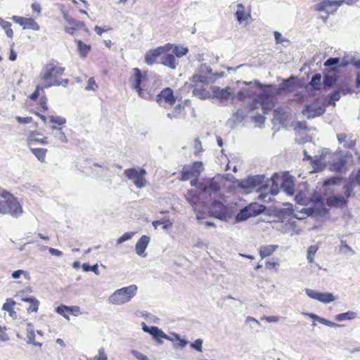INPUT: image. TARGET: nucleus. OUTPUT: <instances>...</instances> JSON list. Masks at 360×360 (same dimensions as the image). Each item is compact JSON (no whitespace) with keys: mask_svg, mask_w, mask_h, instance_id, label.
<instances>
[{"mask_svg":"<svg viewBox=\"0 0 360 360\" xmlns=\"http://www.w3.org/2000/svg\"><path fill=\"white\" fill-rule=\"evenodd\" d=\"M274 117L276 120H282L284 119V112L282 108H278L274 110Z\"/></svg>","mask_w":360,"mask_h":360,"instance_id":"61","label":"nucleus"},{"mask_svg":"<svg viewBox=\"0 0 360 360\" xmlns=\"http://www.w3.org/2000/svg\"><path fill=\"white\" fill-rule=\"evenodd\" d=\"M266 180H292L288 172H280L274 173L270 179Z\"/></svg>","mask_w":360,"mask_h":360,"instance_id":"36","label":"nucleus"},{"mask_svg":"<svg viewBox=\"0 0 360 360\" xmlns=\"http://www.w3.org/2000/svg\"><path fill=\"white\" fill-rule=\"evenodd\" d=\"M172 48V45L170 44H167L165 46H160L155 49H151L148 51L147 53L153 56L155 58H157L158 57L162 56L163 53L171 50Z\"/></svg>","mask_w":360,"mask_h":360,"instance_id":"30","label":"nucleus"},{"mask_svg":"<svg viewBox=\"0 0 360 360\" xmlns=\"http://www.w3.org/2000/svg\"><path fill=\"white\" fill-rule=\"evenodd\" d=\"M92 360H108V356L105 352L104 348H100L98 352V355L95 356Z\"/></svg>","mask_w":360,"mask_h":360,"instance_id":"59","label":"nucleus"},{"mask_svg":"<svg viewBox=\"0 0 360 360\" xmlns=\"http://www.w3.org/2000/svg\"><path fill=\"white\" fill-rule=\"evenodd\" d=\"M137 291L136 285H131L115 290L109 297L110 302L113 304H122L128 302L135 296Z\"/></svg>","mask_w":360,"mask_h":360,"instance_id":"5","label":"nucleus"},{"mask_svg":"<svg viewBox=\"0 0 360 360\" xmlns=\"http://www.w3.org/2000/svg\"><path fill=\"white\" fill-rule=\"evenodd\" d=\"M266 210V206L257 202H252L243 208L237 214L236 219L237 221H242L252 217H256L262 214Z\"/></svg>","mask_w":360,"mask_h":360,"instance_id":"6","label":"nucleus"},{"mask_svg":"<svg viewBox=\"0 0 360 360\" xmlns=\"http://www.w3.org/2000/svg\"><path fill=\"white\" fill-rule=\"evenodd\" d=\"M354 181H349V184H347L345 186H344V189H345V191H344V193H345V198L347 200V198L349 197H350L352 194V191H353V186H352V184L354 183Z\"/></svg>","mask_w":360,"mask_h":360,"instance_id":"58","label":"nucleus"},{"mask_svg":"<svg viewBox=\"0 0 360 360\" xmlns=\"http://www.w3.org/2000/svg\"><path fill=\"white\" fill-rule=\"evenodd\" d=\"M49 118L51 123L57 124L59 126L64 125L66 123V119L61 116L51 115Z\"/></svg>","mask_w":360,"mask_h":360,"instance_id":"49","label":"nucleus"},{"mask_svg":"<svg viewBox=\"0 0 360 360\" xmlns=\"http://www.w3.org/2000/svg\"><path fill=\"white\" fill-rule=\"evenodd\" d=\"M309 84L314 90H320L322 86L321 74H315L312 77Z\"/></svg>","mask_w":360,"mask_h":360,"instance_id":"39","label":"nucleus"},{"mask_svg":"<svg viewBox=\"0 0 360 360\" xmlns=\"http://www.w3.org/2000/svg\"><path fill=\"white\" fill-rule=\"evenodd\" d=\"M188 50L186 47L175 46L172 52L176 55V57L180 58L186 55L188 53Z\"/></svg>","mask_w":360,"mask_h":360,"instance_id":"54","label":"nucleus"},{"mask_svg":"<svg viewBox=\"0 0 360 360\" xmlns=\"http://www.w3.org/2000/svg\"><path fill=\"white\" fill-rule=\"evenodd\" d=\"M22 301L28 302L30 306L27 310L28 313L37 312L39 306V302L35 297H25L22 298Z\"/></svg>","mask_w":360,"mask_h":360,"instance_id":"31","label":"nucleus"},{"mask_svg":"<svg viewBox=\"0 0 360 360\" xmlns=\"http://www.w3.org/2000/svg\"><path fill=\"white\" fill-rule=\"evenodd\" d=\"M56 311L67 319H69V314H72L74 316H79L82 314L79 307H78V306L68 307L64 304H60V306L57 307L56 308Z\"/></svg>","mask_w":360,"mask_h":360,"instance_id":"16","label":"nucleus"},{"mask_svg":"<svg viewBox=\"0 0 360 360\" xmlns=\"http://www.w3.org/2000/svg\"><path fill=\"white\" fill-rule=\"evenodd\" d=\"M0 213L8 214L14 217L22 213V207L18 199L4 190L0 191Z\"/></svg>","mask_w":360,"mask_h":360,"instance_id":"4","label":"nucleus"},{"mask_svg":"<svg viewBox=\"0 0 360 360\" xmlns=\"http://www.w3.org/2000/svg\"><path fill=\"white\" fill-rule=\"evenodd\" d=\"M305 293L309 297L323 304H328L335 300V297L331 292H321L312 289L306 288Z\"/></svg>","mask_w":360,"mask_h":360,"instance_id":"10","label":"nucleus"},{"mask_svg":"<svg viewBox=\"0 0 360 360\" xmlns=\"http://www.w3.org/2000/svg\"><path fill=\"white\" fill-rule=\"evenodd\" d=\"M212 93L214 98L219 99L221 103L224 104L227 101L233 97V91L229 86L221 89L219 86H212Z\"/></svg>","mask_w":360,"mask_h":360,"instance_id":"11","label":"nucleus"},{"mask_svg":"<svg viewBox=\"0 0 360 360\" xmlns=\"http://www.w3.org/2000/svg\"><path fill=\"white\" fill-rule=\"evenodd\" d=\"M279 266L280 264L278 259H276V261H266L265 263V267L269 270L277 271Z\"/></svg>","mask_w":360,"mask_h":360,"instance_id":"56","label":"nucleus"},{"mask_svg":"<svg viewBox=\"0 0 360 360\" xmlns=\"http://www.w3.org/2000/svg\"><path fill=\"white\" fill-rule=\"evenodd\" d=\"M254 94L253 91L250 88H243L237 94V98L240 101L244 100L247 97L251 96Z\"/></svg>","mask_w":360,"mask_h":360,"instance_id":"42","label":"nucleus"},{"mask_svg":"<svg viewBox=\"0 0 360 360\" xmlns=\"http://www.w3.org/2000/svg\"><path fill=\"white\" fill-rule=\"evenodd\" d=\"M305 315L309 316V317H310L313 320L317 321L319 323H321L322 324H324L326 326H330V327L339 326L338 324H337V323H335L334 322H332V321H330L329 320H327V319H326L324 318L320 317V316H319L318 315H316L315 314L307 313V314H305Z\"/></svg>","mask_w":360,"mask_h":360,"instance_id":"33","label":"nucleus"},{"mask_svg":"<svg viewBox=\"0 0 360 360\" xmlns=\"http://www.w3.org/2000/svg\"><path fill=\"white\" fill-rule=\"evenodd\" d=\"M341 95L342 94L340 93V91H339V90L335 91L333 92L332 94H330L329 104H332V105H335V102L339 101L340 98H341Z\"/></svg>","mask_w":360,"mask_h":360,"instance_id":"57","label":"nucleus"},{"mask_svg":"<svg viewBox=\"0 0 360 360\" xmlns=\"http://www.w3.org/2000/svg\"><path fill=\"white\" fill-rule=\"evenodd\" d=\"M143 330L152 335L156 340H160V339H169V337L163 333L162 330L158 328L157 326L148 327L146 324L143 326Z\"/></svg>","mask_w":360,"mask_h":360,"instance_id":"22","label":"nucleus"},{"mask_svg":"<svg viewBox=\"0 0 360 360\" xmlns=\"http://www.w3.org/2000/svg\"><path fill=\"white\" fill-rule=\"evenodd\" d=\"M337 139L338 143L340 144L343 143V146L345 148L353 149L356 146V139L354 138L352 134H346L344 133L338 134Z\"/></svg>","mask_w":360,"mask_h":360,"instance_id":"19","label":"nucleus"},{"mask_svg":"<svg viewBox=\"0 0 360 360\" xmlns=\"http://www.w3.org/2000/svg\"><path fill=\"white\" fill-rule=\"evenodd\" d=\"M237 21L241 24L251 17L250 12L245 11V6L242 4L237 5V10L235 13Z\"/></svg>","mask_w":360,"mask_h":360,"instance_id":"23","label":"nucleus"},{"mask_svg":"<svg viewBox=\"0 0 360 360\" xmlns=\"http://www.w3.org/2000/svg\"><path fill=\"white\" fill-rule=\"evenodd\" d=\"M98 88V86L96 83L94 77H90L87 81V85L85 87L86 91H96Z\"/></svg>","mask_w":360,"mask_h":360,"instance_id":"55","label":"nucleus"},{"mask_svg":"<svg viewBox=\"0 0 360 360\" xmlns=\"http://www.w3.org/2000/svg\"><path fill=\"white\" fill-rule=\"evenodd\" d=\"M84 271H93L96 274H98V265L95 264L94 266H90L86 263H84L82 266Z\"/></svg>","mask_w":360,"mask_h":360,"instance_id":"60","label":"nucleus"},{"mask_svg":"<svg viewBox=\"0 0 360 360\" xmlns=\"http://www.w3.org/2000/svg\"><path fill=\"white\" fill-rule=\"evenodd\" d=\"M191 347L195 349L198 352H202V340L201 339H197L191 345Z\"/></svg>","mask_w":360,"mask_h":360,"instance_id":"62","label":"nucleus"},{"mask_svg":"<svg viewBox=\"0 0 360 360\" xmlns=\"http://www.w3.org/2000/svg\"><path fill=\"white\" fill-rule=\"evenodd\" d=\"M340 62L339 58H330L325 61L324 65L326 67H336L339 66ZM331 70H334V68H332Z\"/></svg>","mask_w":360,"mask_h":360,"instance_id":"53","label":"nucleus"},{"mask_svg":"<svg viewBox=\"0 0 360 360\" xmlns=\"http://www.w3.org/2000/svg\"><path fill=\"white\" fill-rule=\"evenodd\" d=\"M26 336L27 338V343L39 347L42 346L41 342L35 341V333L33 330H28Z\"/></svg>","mask_w":360,"mask_h":360,"instance_id":"41","label":"nucleus"},{"mask_svg":"<svg viewBox=\"0 0 360 360\" xmlns=\"http://www.w3.org/2000/svg\"><path fill=\"white\" fill-rule=\"evenodd\" d=\"M63 19L70 25H77L79 26V25H83L82 22H77L73 18L70 16L63 9L61 10Z\"/></svg>","mask_w":360,"mask_h":360,"instance_id":"47","label":"nucleus"},{"mask_svg":"<svg viewBox=\"0 0 360 360\" xmlns=\"http://www.w3.org/2000/svg\"><path fill=\"white\" fill-rule=\"evenodd\" d=\"M193 94L200 99H208L211 98V94L209 91L203 88V85H192Z\"/></svg>","mask_w":360,"mask_h":360,"instance_id":"25","label":"nucleus"},{"mask_svg":"<svg viewBox=\"0 0 360 360\" xmlns=\"http://www.w3.org/2000/svg\"><path fill=\"white\" fill-rule=\"evenodd\" d=\"M249 108L250 111H253L255 109H257L259 107H261L259 105V101L258 96L255 98L252 103L249 104Z\"/></svg>","mask_w":360,"mask_h":360,"instance_id":"64","label":"nucleus"},{"mask_svg":"<svg viewBox=\"0 0 360 360\" xmlns=\"http://www.w3.org/2000/svg\"><path fill=\"white\" fill-rule=\"evenodd\" d=\"M281 187L290 195H292L295 193L294 181H282Z\"/></svg>","mask_w":360,"mask_h":360,"instance_id":"43","label":"nucleus"},{"mask_svg":"<svg viewBox=\"0 0 360 360\" xmlns=\"http://www.w3.org/2000/svg\"><path fill=\"white\" fill-rule=\"evenodd\" d=\"M31 152L33 155L37 158L39 161L41 162H45V158L47 153V149L46 148H32L30 147Z\"/></svg>","mask_w":360,"mask_h":360,"instance_id":"35","label":"nucleus"},{"mask_svg":"<svg viewBox=\"0 0 360 360\" xmlns=\"http://www.w3.org/2000/svg\"><path fill=\"white\" fill-rule=\"evenodd\" d=\"M77 44L79 54L82 58H85L91 50V46L84 44L81 40H75Z\"/></svg>","mask_w":360,"mask_h":360,"instance_id":"34","label":"nucleus"},{"mask_svg":"<svg viewBox=\"0 0 360 360\" xmlns=\"http://www.w3.org/2000/svg\"><path fill=\"white\" fill-rule=\"evenodd\" d=\"M258 98L264 113H268L274 107V98L271 95L263 93L259 95Z\"/></svg>","mask_w":360,"mask_h":360,"instance_id":"17","label":"nucleus"},{"mask_svg":"<svg viewBox=\"0 0 360 360\" xmlns=\"http://www.w3.org/2000/svg\"><path fill=\"white\" fill-rule=\"evenodd\" d=\"M16 305L17 304L14 300L12 299H7L6 302L3 304L2 309L8 311L9 316L15 319L20 316L18 313L20 309Z\"/></svg>","mask_w":360,"mask_h":360,"instance_id":"20","label":"nucleus"},{"mask_svg":"<svg viewBox=\"0 0 360 360\" xmlns=\"http://www.w3.org/2000/svg\"><path fill=\"white\" fill-rule=\"evenodd\" d=\"M202 166V162H195L192 165L184 166L181 180H198Z\"/></svg>","mask_w":360,"mask_h":360,"instance_id":"7","label":"nucleus"},{"mask_svg":"<svg viewBox=\"0 0 360 360\" xmlns=\"http://www.w3.org/2000/svg\"><path fill=\"white\" fill-rule=\"evenodd\" d=\"M11 276L12 278L14 279H17L20 278L21 276H23L27 280H29L30 278V274L27 271L21 269L14 271L12 273Z\"/></svg>","mask_w":360,"mask_h":360,"instance_id":"52","label":"nucleus"},{"mask_svg":"<svg viewBox=\"0 0 360 360\" xmlns=\"http://www.w3.org/2000/svg\"><path fill=\"white\" fill-rule=\"evenodd\" d=\"M318 250V247L316 245H310L307 250V260L309 263L314 262V255H316Z\"/></svg>","mask_w":360,"mask_h":360,"instance_id":"46","label":"nucleus"},{"mask_svg":"<svg viewBox=\"0 0 360 360\" xmlns=\"http://www.w3.org/2000/svg\"><path fill=\"white\" fill-rule=\"evenodd\" d=\"M245 111L242 109H238L235 113L233 114L232 121L236 124L243 122L246 117Z\"/></svg>","mask_w":360,"mask_h":360,"instance_id":"40","label":"nucleus"},{"mask_svg":"<svg viewBox=\"0 0 360 360\" xmlns=\"http://www.w3.org/2000/svg\"><path fill=\"white\" fill-rule=\"evenodd\" d=\"M274 35L276 44H282L283 42L288 41V39L283 37L282 34L278 31H274Z\"/></svg>","mask_w":360,"mask_h":360,"instance_id":"63","label":"nucleus"},{"mask_svg":"<svg viewBox=\"0 0 360 360\" xmlns=\"http://www.w3.org/2000/svg\"><path fill=\"white\" fill-rule=\"evenodd\" d=\"M11 22L0 18V26L4 30L6 36L9 38H12L13 37V31L11 28Z\"/></svg>","mask_w":360,"mask_h":360,"instance_id":"37","label":"nucleus"},{"mask_svg":"<svg viewBox=\"0 0 360 360\" xmlns=\"http://www.w3.org/2000/svg\"><path fill=\"white\" fill-rule=\"evenodd\" d=\"M184 115V107L181 105L178 104L176 105L174 109L170 112H168L167 116L170 120L174 119H179L182 117Z\"/></svg>","mask_w":360,"mask_h":360,"instance_id":"29","label":"nucleus"},{"mask_svg":"<svg viewBox=\"0 0 360 360\" xmlns=\"http://www.w3.org/2000/svg\"><path fill=\"white\" fill-rule=\"evenodd\" d=\"M157 103L165 108L173 105L176 101L173 91L170 88H165L160 91L156 98Z\"/></svg>","mask_w":360,"mask_h":360,"instance_id":"9","label":"nucleus"},{"mask_svg":"<svg viewBox=\"0 0 360 360\" xmlns=\"http://www.w3.org/2000/svg\"><path fill=\"white\" fill-rule=\"evenodd\" d=\"M162 63L170 68L171 69H175L176 67V59L173 54L166 53L161 58Z\"/></svg>","mask_w":360,"mask_h":360,"instance_id":"32","label":"nucleus"},{"mask_svg":"<svg viewBox=\"0 0 360 360\" xmlns=\"http://www.w3.org/2000/svg\"><path fill=\"white\" fill-rule=\"evenodd\" d=\"M51 129L52 131L53 136L60 141L63 143H67L68 141V139L67 136H65V133L62 130V128L60 127H57L56 125H53L51 127Z\"/></svg>","mask_w":360,"mask_h":360,"instance_id":"27","label":"nucleus"},{"mask_svg":"<svg viewBox=\"0 0 360 360\" xmlns=\"http://www.w3.org/2000/svg\"><path fill=\"white\" fill-rule=\"evenodd\" d=\"M326 204L330 207L342 208L347 206V200L342 195H331L326 198Z\"/></svg>","mask_w":360,"mask_h":360,"instance_id":"18","label":"nucleus"},{"mask_svg":"<svg viewBox=\"0 0 360 360\" xmlns=\"http://www.w3.org/2000/svg\"><path fill=\"white\" fill-rule=\"evenodd\" d=\"M150 242V238L148 236H142L137 241L135 250L136 252L139 255H142L147 248Z\"/></svg>","mask_w":360,"mask_h":360,"instance_id":"24","label":"nucleus"},{"mask_svg":"<svg viewBox=\"0 0 360 360\" xmlns=\"http://www.w3.org/2000/svg\"><path fill=\"white\" fill-rule=\"evenodd\" d=\"M64 68L58 66H47L45 72L41 77V79L45 82V84L48 82H53L56 80V78L60 75H62L64 72Z\"/></svg>","mask_w":360,"mask_h":360,"instance_id":"12","label":"nucleus"},{"mask_svg":"<svg viewBox=\"0 0 360 360\" xmlns=\"http://www.w3.org/2000/svg\"><path fill=\"white\" fill-rule=\"evenodd\" d=\"M312 166L314 172L321 171L328 166L330 171L342 173L346 170V160L326 150L319 158L315 157Z\"/></svg>","mask_w":360,"mask_h":360,"instance_id":"3","label":"nucleus"},{"mask_svg":"<svg viewBox=\"0 0 360 360\" xmlns=\"http://www.w3.org/2000/svg\"><path fill=\"white\" fill-rule=\"evenodd\" d=\"M11 20L15 23L19 24L23 27V29H31L34 31H38L40 29L39 24L31 18H25L17 15H13Z\"/></svg>","mask_w":360,"mask_h":360,"instance_id":"14","label":"nucleus"},{"mask_svg":"<svg viewBox=\"0 0 360 360\" xmlns=\"http://www.w3.org/2000/svg\"><path fill=\"white\" fill-rule=\"evenodd\" d=\"M340 61L339 67L344 68L352 65L356 68L360 69V60L356 59L352 54H345Z\"/></svg>","mask_w":360,"mask_h":360,"instance_id":"21","label":"nucleus"},{"mask_svg":"<svg viewBox=\"0 0 360 360\" xmlns=\"http://www.w3.org/2000/svg\"><path fill=\"white\" fill-rule=\"evenodd\" d=\"M340 6L341 2L338 1L323 0L316 6V10L326 12L328 15L334 14Z\"/></svg>","mask_w":360,"mask_h":360,"instance_id":"13","label":"nucleus"},{"mask_svg":"<svg viewBox=\"0 0 360 360\" xmlns=\"http://www.w3.org/2000/svg\"><path fill=\"white\" fill-rule=\"evenodd\" d=\"M192 85H204L212 82V77H207L201 74H196L192 77Z\"/></svg>","mask_w":360,"mask_h":360,"instance_id":"26","label":"nucleus"},{"mask_svg":"<svg viewBox=\"0 0 360 360\" xmlns=\"http://www.w3.org/2000/svg\"><path fill=\"white\" fill-rule=\"evenodd\" d=\"M8 328L6 326H1L0 325V341L6 342L9 340L10 335L8 333Z\"/></svg>","mask_w":360,"mask_h":360,"instance_id":"51","label":"nucleus"},{"mask_svg":"<svg viewBox=\"0 0 360 360\" xmlns=\"http://www.w3.org/2000/svg\"><path fill=\"white\" fill-rule=\"evenodd\" d=\"M152 224L155 229H157L160 225H163L165 229L172 226V223L169 219L155 220L153 221Z\"/></svg>","mask_w":360,"mask_h":360,"instance_id":"45","label":"nucleus"},{"mask_svg":"<svg viewBox=\"0 0 360 360\" xmlns=\"http://www.w3.org/2000/svg\"><path fill=\"white\" fill-rule=\"evenodd\" d=\"M356 317V314L354 311H347L341 313L335 316V320L338 321H342L346 320H352Z\"/></svg>","mask_w":360,"mask_h":360,"instance_id":"38","label":"nucleus"},{"mask_svg":"<svg viewBox=\"0 0 360 360\" xmlns=\"http://www.w3.org/2000/svg\"><path fill=\"white\" fill-rule=\"evenodd\" d=\"M219 191L220 187L217 181H210V185L205 186L198 193L197 191H188L186 196L193 205L199 203L206 205L212 200L210 215L221 220H227L232 214L226 205L216 200L219 196Z\"/></svg>","mask_w":360,"mask_h":360,"instance_id":"1","label":"nucleus"},{"mask_svg":"<svg viewBox=\"0 0 360 360\" xmlns=\"http://www.w3.org/2000/svg\"><path fill=\"white\" fill-rule=\"evenodd\" d=\"M134 75L129 79L131 87L134 89L138 95L146 100L153 98V88L155 84L156 75L152 72L144 74L137 68H133Z\"/></svg>","mask_w":360,"mask_h":360,"instance_id":"2","label":"nucleus"},{"mask_svg":"<svg viewBox=\"0 0 360 360\" xmlns=\"http://www.w3.org/2000/svg\"><path fill=\"white\" fill-rule=\"evenodd\" d=\"M124 176L131 180H145L146 171L145 169L136 167L124 170Z\"/></svg>","mask_w":360,"mask_h":360,"instance_id":"15","label":"nucleus"},{"mask_svg":"<svg viewBox=\"0 0 360 360\" xmlns=\"http://www.w3.org/2000/svg\"><path fill=\"white\" fill-rule=\"evenodd\" d=\"M278 248L276 245H262L259 248V253L262 259L271 256Z\"/></svg>","mask_w":360,"mask_h":360,"instance_id":"28","label":"nucleus"},{"mask_svg":"<svg viewBox=\"0 0 360 360\" xmlns=\"http://www.w3.org/2000/svg\"><path fill=\"white\" fill-rule=\"evenodd\" d=\"M325 110L323 103L319 100H315L311 103L305 105L302 114L307 119H312L323 115Z\"/></svg>","mask_w":360,"mask_h":360,"instance_id":"8","label":"nucleus"},{"mask_svg":"<svg viewBox=\"0 0 360 360\" xmlns=\"http://www.w3.org/2000/svg\"><path fill=\"white\" fill-rule=\"evenodd\" d=\"M252 120L255 124V127H262L264 124L265 117L261 114H257L252 117Z\"/></svg>","mask_w":360,"mask_h":360,"instance_id":"48","label":"nucleus"},{"mask_svg":"<svg viewBox=\"0 0 360 360\" xmlns=\"http://www.w3.org/2000/svg\"><path fill=\"white\" fill-rule=\"evenodd\" d=\"M336 77L332 75H325L323 81V85L325 87H331L336 82Z\"/></svg>","mask_w":360,"mask_h":360,"instance_id":"44","label":"nucleus"},{"mask_svg":"<svg viewBox=\"0 0 360 360\" xmlns=\"http://www.w3.org/2000/svg\"><path fill=\"white\" fill-rule=\"evenodd\" d=\"M69 83V80L68 79H63L60 82L58 80H54L53 82H48L47 84H44L45 88H49L53 86H66Z\"/></svg>","mask_w":360,"mask_h":360,"instance_id":"50","label":"nucleus"}]
</instances>
